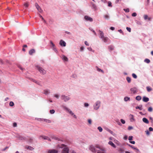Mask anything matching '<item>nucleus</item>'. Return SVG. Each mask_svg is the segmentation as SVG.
<instances>
[{"mask_svg": "<svg viewBox=\"0 0 153 153\" xmlns=\"http://www.w3.org/2000/svg\"><path fill=\"white\" fill-rule=\"evenodd\" d=\"M89 149L93 152L95 153L97 151V153H105V151L104 148L98 145H96L95 146L91 145L89 147Z\"/></svg>", "mask_w": 153, "mask_h": 153, "instance_id": "obj_1", "label": "nucleus"}, {"mask_svg": "<svg viewBox=\"0 0 153 153\" xmlns=\"http://www.w3.org/2000/svg\"><path fill=\"white\" fill-rule=\"evenodd\" d=\"M59 147L64 148L62 153H68L69 149L64 144H62Z\"/></svg>", "mask_w": 153, "mask_h": 153, "instance_id": "obj_2", "label": "nucleus"}, {"mask_svg": "<svg viewBox=\"0 0 153 153\" xmlns=\"http://www.w3.org/2000/svg\"><path fill=\"white\" fill-rule=\"evenodd\" d=\"M36 67L41 74L43 75L46 74V71L38 65L36 66Z\"/></svg>", "mask_w": 153, "mask_h": 153, "instance_id": "obj_3", "label": "nucleus"}, {"mask_svg": "<svg viewBox=\"0 0 153 153\" xmlns=\"http://www.w3.org/2000/svg\"><path fill=\"white\" fill-rule=\"evenodd\" d=\"M100 103L101 102L99 101H97L94 105V109L96 110H97L100 106Z\"/></svg>", "mask_w": 153, "mask_h": 153, "instance_id": "obj_4", "label": "nucleus"}, {"mask_svg": "<svg viewBox=\"0 0 153 153\" xmlns=\"http://www.w3.org/2000/svg\"><path fill=\"white\" fill-rule=\"evenodd\" d=\"M61 99L65 102H66L70 99V98L64 95H62L61 96Z\"/></svg>", "mask_w": 153, "mask_h": 153, "instance_id": "obj_5", "label": "nucleus"}, {"mask_svg": "<svg viewBox=\"0 0 153 153\" xmlns=\"http://www.w3.org/2000/svg\"><path fill=\"white\" fill-rule=\"evenodd\" d=\"M58 151L56 149H49L48 150V153H57Z\"/></svg>", "mask_w": 153, "mask_h": 153, "instance_id": "obj_6", "label": "nucleus"}, {"mask_svg": "<svg viewBox=\"0 0 153 153\" xmlns=\"http://www.w3.org/2000/svg\"><path fill=\"white\" fill-rule=\"evenodd\" d=\"M84 18L86 20L90 22H92L93 21V19L87 16H85Z\"/></svg>", "mask_w": 153, "mask_h": 153, "instance_id": "obj_7", "label": "nucleus"}, {"mask_svg": "<svg viewBox=\"0 0 153 153\" xmlns=\"http://www.w3.org/2000/svg\"><path fill=\"white\" fill-rule=\"evenodd\" d=\"M35 6L38 10V11L40 13L42 12V10L41 8L40 7L39 5L37 3H36L35 4Z\"/></svg>", "mask_w": 153, "mask_h": 153, "instance_id": "obj_8", "label": "nucleus"}, {"mask_svg": "<svg viewBox=\"0 0 153 153\" xmlns=\"http://www.w3.org/2000/svg\"><path fill=\"white\" fill-rule=\"evenodd\" d=\"M63 107L64 108H65L66 111H67L69 113L71 114L72 115H74V113H73L72 111H71V110H70L69 109H68V108H67V107H65V106H63Z\"/></svg>", "mask_w": 153, "mask_h": 153, "instance_id": "obj_9", "label": "nucleus"}, {"mask_svg": "<svg viewBox=\"0 0 153 153\" xmlns=\"http://www.w3.org/2000/svg\"><path fill=\"white\" fill-rule=\"evenodd\" d=\"M130 90L134 94H135L137 92V89L135 87L131 88Z\"/></svg>", "mask_w": 153, "mask_h": 153, "instance_id": "obj_10", "label": "nucleus"}, {"mask_svg": "<svg viewBox=\"0 0 153 153\" xmlns=\"http://www.w3.org/2000/svg\"><path fill=\"white\" fill-rule=\"evenodd\" d=\"M59 44L61 46L65 47L66 46V43L62 40L60 41Z\"/></svg>", "mask_w": 153, "mask_h": 153, "instance_id": "obj_11", "label": "nucleus"}, {"mask_svg": "<svg viewBox=\"0 0 153 153\" xmlns=\"http://www.w3.org/2000/svg\"><path fill=\"white\" fill-rule=\"evenodd\" d=\"M128 146L130 147H131L132 148H133V149H135L136 150V152H137V153H138V152H139V150L137 149V148H135V147H134V146H132L130 144H128Z\"/></svg>", "mask_w": 153, "mask_h": 153, "instance_id": "obj_12", "label": "nucleus"}, {"mask_svg": "<svg viewBox=\"0 0 153 153\" xmlns=\"http://www.w3.org/2000/svg\"><path fill=\"white\" fill-rule=\"evenodd\" d=\"M143 100L144 102H147L149 100V99L148 97H144L143 98Z\"/></svg>", "mask_w": 153, "mask_h": 153, "instance_id": "obj_13", "label": "nucleus"}, {"mask_svg": "<svg viewBox=\"0 0 153 153\" xmlns=\"http://www.w3.org/2000/svg\"><path fill=\"white\" fill-rule=\"evenodd\" d=\"M99 33L100 36V37L101 39L104 37V33L102 31L100 30L99 31Z\"/></svg>", "mask_w": 153, "mask_h": 153, "instance_id": "obj_14", "label": "nucleus"}, {"mask_svg": "<svg viewBox=\"0 0 153 153\" xmlns=\"http://www.w3.org/2000/svg\"><path fill=\"white\" fill-rule=\"evenodd\" d=\"M35 51L34 49H32L29 51V54L30 55H32L33 53H35Z\"/></svg>", "mask_w": 153, "mask_h": 153, "instance_id": "obj_15", "label": "nucleus"}, {"mask_svg": "<svg viewBox=\"0 0 153 153\" xmlns=\"http://www.w3.org/2000/svg\"><path fill=\"white\" fill-rule=\"evenodd\" d=\"M108 143L112 147L114 148H115L116 147L115 145L112 141H109V142Z\"/></svg>", "mask_w": 153, "mask_h": 153, "instance_id": "obj_16", "label": "nucleus"}, {"mask_svg": "<svg viewBox=\"0 0 153 153\" xmlns=\"http://www.w3.org/2000/svg\"><path fill=\"white\" fill-rule=\"evenodd\" d=\"M40 137H42V138L43 139H44L50 141H51V139L47 137L43 136H41Z\"/></svg>", "mask_w": 153, "mask_h": 153, "instance_id": "obj_17", "label": "nucleus"}, {"mask_svg": "<svg viewBox=\"0 0 153 153\" xmlns=\"http://www.w3.org/2000/svg\"><path fill=\"white\" fill-rule=\"evenodd\" d=\"M142 120L144 123H146L148 124L149 123L148 120L146 118L144 117L143 118Z\"/></svg>", "mask_w": 153, "mask_h": 153, "instance_id": "obj_18", "label": "nucleus"}, {"mask_svg": "<svg viewBox=\"0 0 153 153\" xmlns=\"http://www.w3.org/2000/svg\"><path fill=\"white\" fill-rule=\"evenodd\" d=\"M144 18L145 20L148 19L149 20H150L151 19V17H149L147 15H145L144 16Z\"/></svg>", "mask_w": 153, "mask_h": 153, "instance_id": "obj_19", "label": "nucleus"}, {"mask_svg": "<svg viewBox=\"0 0 153 153\" xmlns=\"http://www.w3.org/2000/svg\"><path fill=\"white\" fill-rule=\"evenodd\" d=\"M104 42H106L109 39L107 37H105L104 36L102 38Z\"/></svg>", "mask_w": 153, "mask_h": 153, "instance_id": "obj_20", "label": "nucleus"}, {"mask_svg": "<svg viewBox=\"0 0 153 153\" xmlns=\"http://www.w3.org/2000/svg\"><path fill=\"white\" fill-rule=\"evenodd\" d=\"M30 79L33 82L36 83L37 84L39 85V82L36 81V80L32 78H30Z\"/></svg>", "mask_w": 153, "mask_h": 153, "instance_id": "obj_21", "label": "nucleus"}, {"mask_svg": "<svg viewBox=\"0 0 153 153\" xmlns=\"http://www.w3.org/2000/svg\"><path fill=\"white\" fill-rule=\"evenodd\" d=\"M62 59L64 60L65 61H67L68 60V58L64 55H63L62 56Z\"/></svg>", "mask_w": 153, "mask_h": 153, "instance_id": "obj_22", "label": "nucleus"}, {"mask_svg": "<svg viewBox=\"0 0 153 153\" xmlns=\"http://www.w3.org/2000/svg\"><path fill=\"white\" fill-rule=\"evenodd\" d=\"M26 148L30 150H32L34 149L33 147L29 146H25Z\"/></svg>", "mask_w": 153, "mask_h": 153, "instance_id": "obj_23", "label": "nucleus"}, {"mask_svg": "<svg viewBox=\"0 0 153 153\" xmlns=\"http://www.w3.org/2000/svg\"><path fill=\"white\" fill-rule=\"evenodd\" d=\"M134 116L133 115L130 114V120L131 121H134Z\"/></svg>", "mask_w": 153, "mask_h": 153, "instance_id": "obj_24", "label": "nucleus"}, {"mask_svg": "<svg viewBox=\"0 0 153 153\" xmlns=\"http://www.w3.org/2000/svg\"><path fill=\"white\" fill-rule=\"evenodd\" d=\"M136 109H138L140 110L142 109V105H140L139 106H137L136 107Z\"/></svg>", "mask_w": 153, "mask_h": 153, "instance_id": "obj_25", "label": "nucleus"}, {"mask_svg": "<svg viewBox=\"0 0 153 153\" xmlns=\"http://www.w3.org/2000/svg\"><path fill=\"white\" fill-rule=\"evenodd\" d=\"M108 49L110 51H112L114 49V47L113 46L110 45L108 46Z\"/></svg>", "mask_w": 153, "mask_h": 153, "instance_id": "obj_26", "label": "nucleus"}, {"mask_svg": "<svg viewBox=\"0 0 153 153\" xmlns=\"http://www.w3.org/2000/svg\"><path fill=\"white\" fill-rule=\"evenodd\" d=\"M44 94L46 95L48 94L49 93H50V92L48 90H44Z\"/></svg>", "mask_w": 153, "mask_h": 153, "instance_id": "obj_27", "label": "nucleus"}, {"mask_svg": "<svg viewBox=\"0 0 153 153\" xmlns=\"http://www.w3.org/2000/svg\"><path fill=\"white\" fill-rule=\"evenodd\" d=\"M141 97L139 96H138L136 97V99L137 100H141Z\"/></svg>", "mask_w": 153, "mask_h": 153, "instance_id": "obj_28", "label": "nucleus"}, {"mask_svg": "<svg viewBox=\"0 0 153 153\" xmlns=\"http://www.w3.org/2000/svg\"><path fill=\"white\" fill-rule=\"evenodd\" d=\"M126 80L128 83H130L131 82V79L128 77L126 78Z\"/></svg>", "mask_w": 153, "mask_h": 153, "instance_id": "obj_29", "label": "nucleus"}, {"mask_svg": "<svg viewBox=\"0 0 153 153\" xmlns=\"http://www.w3.org/2000/svg\"><path fill=\"white\" fill-rule=\"evenodd\" d=\"M92 5L93 8H94L95 10H96L97 9L96 5L94 4H92Z\"/></svg>", "mask_w": 153, "mask_h": 153, "instance_id": "obj_30", "label": "nucleus"}, {"mask_svg": "<svg viewBox=\"0 0 153 153\" xmlns=\"http://www.w3.org/2000/svg\"><path fill=\"white\" fill-rule=\"evenodd\" d=\"M147 90L148 92H149L151 91L152 90V88L149 87H146Z\"/></svg>", "mask_w": 153, "mask_h": 153, "instance_id": "obj_31", "label": "nucleus"}, {"mask_svg": "<svg viewBox=\"0 0 153 153\" xmlns=\"http://www.w3.org/2000/svg\"><path fill=\"white\" fill-rule=\"evenodd\" d=\"M96 68H97V70L98 71H100L102 72V73H104V71L103 70H102L101 69L97 67H96Z\"/></svg>", "mask_w": 153, "mask_h": 153, "instance_id": "obj_32", "label": "nucleus"}, {"mask_svg": "<svg viewBox=\"0 0 153 153\" xmlns=\"http://www.w3.org/2000/svg\"><path fill=\"white\" fill-rule=\"evenodd\" d=\"M144 62L147 63H149L150 61L149 59H145Z\"/></svg>", "mask_w": 153, "mask_h": 153, "instance_id": "obj_33", "label": "nucleus"}, {"mask_svg": "<svg viewBox=\"0 0 153 153\" xmlns=\"http://www.w3.org/2000/svg\"><path fill=\"white\" fill-rule=\"evenodd\" d=\"M148 110L149 112H152L153 111L152 108V107H149L148 108Z\"/></svg>", "mask_w": 153, "mask_h": 153, "instance_id": "obj_34", "label": "nucleus"}, {"mask_svg": "<svg viewBox=\"0 0 153 153\" xmlns=\"http://www.w3.org/2000/svg\"><path fill=\"white\" fill-rule=\"evenodd\" d=\"M9 105L10 106H13L14 105V104L13 102L11 101L10 102Z\"/></svg>", "mask_w": 153, "mask_h": 153, "instance_id": "obj_35", "label": "nucleus"}, {"mask_svg": "<svg viewBox=\"0 0 153 153\" xmlns=\"http://www.w3.org/2000/svg\"><path fill=\"white\" fill-rule=\"evenodd\" d=\"M108 6L109 7H112V6L111 5L112 4L111 1H108Z\"/></svg>", "mask_w": 153, "mask_h": 153, "instance_id": "obj_36", "label": "nucleus"}, {"mask_svg": "<svg viewBox=\"0 0 153 153\" xmlns=\"http://www.w3.org/2000/svg\"><path fill=\"white\" fill-rule=\"evenodd\" d=\"M132 76L133 77L135 78L136 79L137 78V76L135 74L133 73L132 74Z\"/></svg>", "mask_w": 153, "mask_h": 153, "instance_id": "obj_37", "label": "nucleus"}, {"mask_svg": "<svg viewBox=\"0 0 153 153\" xmlns=\"http://www.w3.org/2000/svg\"><path fill=\"white\" fill-rule=\"evenodd\" d=\"M130 99L128 97H125L124 98V100L125 101H128V100H129Z\"/></svg>", "mask_w": 153, "mask_h": 153, "instance_id": "obj_38", "label": "nucleus"}, {"mask_svg": "<svg viewBox=\"0 0 153 153\" xmlns=\"http://www.w3.org/2000/svg\"><path fill=\"white\" fill-rule=\"evenodd\" d=\"M97 128L100 132H101L102 131V129L101 127H98Z\"/></svg>", "mask_w": 153, "mask_h": 153, "instance_id": "obj_39", "label": "nucleus"}, {"mask_svg": "<svg viewBox=\"0 0 153 153\" xmlns=\"http://www.w3.org/2000/svg\"><path fill=\"white\" fill-rule=\"evenodd\" d=\"M50 112L51 114H53L54 113L55 111H54V110L53 109L51 110L50 111Z\"/></svg>", "mask_w": 153, "mask_h": 153, "instance_id": "obj_40", "label": "nucleus"}, {"mask_svg": "<svg viewBox=\"0 0 153 153\" xmlns=\"http://www.w3.org/2000/svg\"><path fill=\"white\" fill-rule=\"evenodd\" d=\"M24 6L26 7H27L29 6V4L27 3H25Z\"/></svg>", "mask_w": 153, "mask_h": 153, "instance_id": "obj_41", "label": "nucleus"}, {"mask_svg": "<svg viewBox=\"0 0 153 153\" xmlns=\"http://www.w3.org/2000/svg\"><path fill=\"white\" fill-rule=\"evenodd\" d=\"M128 140L131 141L133 139V136H129L128 137Z\"/></svg>", "mask_w": 153, "mask_h": 153, "instance_id": "obj_42", "label": "nucleus"}, {"mask_svg": "<svg viewBox=\"0 0 153 153\" xmlns=\"http://www.w3.org/2000/svg\"><path fill=\"white\" fill-rule=\"evenodd\" d=\"M104 17V18L106 19H107L109 18V16H108V15H105Z\"/></svg>", "mask_w": 153, "mask_h": 153, "instance_id": "obj_43", "label": "nucleus"}, {"mask_svg": "<svg viewBox=\"0 0 153 153\" xmlns=\"http://www.w3.org/2000/svg\"><path fill=\"white\" fill-rule=\"evenodd\" d=\"M120 121L123 124H125V121L122 119H121Z\"/></svg>", "mask_w": 153, "mask_h": 153, "instance_id": "obj_44", "label": "nucleus"}, {"mask_svg": "<svg viewBox=\"0 0 153 153\" xmlns=\"http://www.w3.org/2000/svg\"><path fill=\"white\" fill-rule=\"evenodd\" d=\"M126 28V29L128 31H129L130 32H131V28H130V27H127Z\"/></svg>", "mask_w": 153, "mask_h": 153, "instance_id": "obj_45", "label": "nucleus"}, {"mask_svg": "<svg viewBox=\"0 0 153 153\" xmlns=\"http://www.w3.org/2000/svg\"><path fill=\"white\" fill-rule=\"evenodd\" d=\"M124 10L126 12H128L129 11V10L128 8L126 9H124Z\"/></svg>", "mask_w": 153, "mask_h": 153, "instance_id": "obj_46", "label": "nucleus"}, {"mask_svg": "<svg viewBox=\"0 0 153 153\" xmlns=\"http://www.w3.org/2000/svg\"><path fill=\"white\" fill-rule=\"evenodd\" d=\"M132 16H133L135 17V16H137V13H133L132 14Z\"/></svg>", "mask_w": 153, "mask_h": 153, "instance_id": "obj_47", "label": "nucleus"}, {"mask_svg": "<svg viewBox=\"0 0 153 153\" xmlns=\"http://www.w3.org/2000/svg\"><path fill=\"white\" fill-rule=\"evenodd\" d=\"M88 123H89L90 124H91V119H88Z\"/></svg>", "mask_w": 153, "mask_h": 153, "instance_id": "obj_48", "label": "nucleus"}, {"mask_svg": "<svg viewBox=\"0 0 153 153\" xmlns=\"http://www.w3.org/2000/svg\"><path fill=\"white\" fill-rule=\"evenodd\" d=\"M54 97H56V98H57L58 99L59 98V95L58 94H55L54 95Z\"/></svg>", "mask_w": 153, "mask_h": 153, "instance_id": "obj_49", "label": "nucleus"}, {"mask_svg": "<svg viewBox=\"0 0 153 153\" xmlns=\"http://www.w3.org/2000/svg\"><path fill=\"white\" fill-rule=\"evenodd\" d=\"M53 50L54 51L56 52H57V50H56V48L55 47L53 48H52Z\"/></svg>", "mask_w": 153, "mask_h": 153, "instance_id": "obj_50", "label": "nucleus"}, {"mask_svg": "<svg viewBox=\"0 0 153 153\" xmlns=\"http://www.w3.org/2000/svg\"><path fill=\"white\" fill-rule=\"evenodd\" d=\"M133 129V127L132 126H129L128 128V130H131Z\"/></svg>", "mask_w": 153, "mask_h": 153, "instance_id": "obj_51", "label": "nucleus"}, {"mask_svg": "<svg viewBox=\"0 0 153 153\" xmlns=\"http://www.w3.org/2000/svg\"><path fill=\"white\" fill-rule=\"evenodd\" d=\"M8 148V147H6L4 149H2V151H4L6 149H7Z\"/></svg>", "mask_w": 153, "mask_h": 153, "instance_id": "obj_52", "label": "nucleus"}, {"mask_svg": "<svg viewBox=\"0 0 153 153\" xmlns=\"http://www.w3.org/2000/svg\"><path fill=\"white\" fill-rule=\"evenodd\" d=\"M149 130L150 131H152L153 130V129L152 127H149Z\"/></svg>", "mask_w": 153, "mask_h": 153, "instance_id": "obj_53", "label": "nucleus"}, {"mask_svg": "<svg viewBox=\"0 0 153 153\" xmlns=\"http://www.w3.org/2000/svg\"><path fill=\"white\" fill-rule=\"evenodd\" d=\"M13 127H16L17 126V124L16 123H13Z\"/></svg>", "mask_w": 153, "mask_h": 153, "instance_id": "obj_54", "label": "nucleus"}, {"mask_svg": "<svg viewBox=\"0 0 153 153\" xmlns=\"http://www.w3.org/2000/svg\"><path fill=\"white\" fill-rule=\"evenodd\" d=\"M130 143L132 144H134L135 142L134 141H130Z\"/></svg>", "mask_w": 153, "mask_h": 153, "instance_id": "obj_55", "label": "nucleus"}, {"mask_svg": "<svg viewBox=\"0 0 153 153\" xmlns=\"http://www.w3.org/2000/svg\"><path fill=\"white\" fill-rule=\"evenodd\" d=\"M89 105L88 104V103H85L84 104V106L85 107H87Z\"/></svg>", "mask_w": 153, "mask_h": 153, "instance_id": "obj_56", "label": "nucleus"}, {"mask_svg": "<svg viewBox=\"0 0 153 153\" xmlns=\"http://www.w3.org/2000/svg\"><path fill=\"white\" fill-rule=\"evenodd\" d=\"M85 44L87 46L89 45V44L88 43V42L86 41H85Z\"/></svg>", "mask_w": 153, "mask_h": 153, "instance_id": "obj_57", "label": "nucleus"}, {"mask_svg": "<svg viewBox=\"0 0 153 153\" xmlns=\"http://www.w3.org/2000/svg\"><path fill=\"white\" fill-rule=\"evenodd\" d=\"M145 132L147 135H149L150 133L149 131H146Z\"/></svg>", "mask_w": 153, "mask_h": 153, "instance_id": "obj_58", "label": "nucleus"}, {"mask_svg": "<svg viewBox=\"0 0 153 153\" xmlns=\"http://www.w3.org/2000/svg\"><path fill=\"white\" fill-rule=\"evenodd\" d=\"M114 27H110V29L111 30H114Z\"/></svg>", "mask_w": 153, "mask_h": 153, "instance_id": "obj_59", "label": "nucleus"}, {"mask_svg": "<svg viewBox=\"0 0 153 153\" xmlns=\"http://www.w3.org/2000/svg\"><path fill=\"white\" fill-rule=\"evenodd\" d=\"M29 141L30 142H32L33 141V139L31 138H30L29 139Z\"/></svg>", "mask_w": 153, "mask_h": 153, "instance_id": "obj_60", "label": "nucleus"}, {"mask_svg": "<svg viewBox=\"0 0 153 153\" xmlns=\"http://www.w3.org/2000/svg\"><path fill=\"white\" fill-rule=\"evenodd\" d=\"M91 31L93 32L94 33V34L95 35H97L96 33L94 30H91Z\"/></svg>", "mask_w": 153, "mask_h": 153, "instance_id": "obj_61", "label": "nucleus"}, {"mask_svg": "<svg viewBox=\"0 0 153 153\" xmlns=\"http://www.w3.org/2000/svg\"><path fill=\"white\" fill-rule=\"evenodd\" d=\"M72 115L73 116V117H74V118H75V119H76V115H75V114H74V115Z\"/></svg>", "mask_w": 153, "mask_h": 153, "instance_id": "obj_62", "label": "nucleus"}, {"mask_svg": "<svg viewBox=\"0 0 153 153\" xmlns=\"http://www.w3.org/2000/svg\"><path fill=\"white\" fill-rule=\"evenodd\" d=\"M127 137H128L127 136H126L125 137H124V138L125 140H126L127 139Z\"/></svg>", "mask_w": 153, "mask_h": 153, "instance_id": "obj_63", "label": "nucleus"}, {"mask_svg": "<svg viewBox=\"0 0 153 153\" xmlns=\"http://www.w3.org/2000/svg\"><path fill=\"white\" fill-rule=\"evenodd\" d=\"M55 47V45L54 44H53L52 45L51 47L52 48H53Z\"/></svg>", "mask_w": 153, "mask_h": 153, "instance_id": "obj_64", "label": "nucleus"}]
</instances>
